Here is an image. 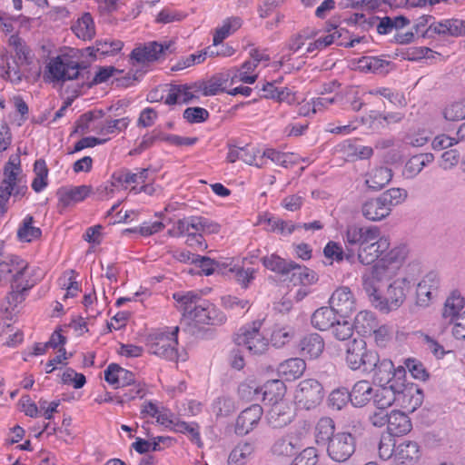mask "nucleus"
Returning <instances> with one entry per match:
<instances>
[{"mask_svg": "<svg viewBox=\"0 0 465 465\" xmlns=\"http://www.w3.org/2000/svg\"><path fill=\"white\" fill-rule=\"evenodd\" d=\"M260 328V322H253L251 326L241 328L234 339L236 345L253 355L265 352L269 342Z\"/></svg>", "mask_w": 465, "mask_h": 465, "instance_id": "9", "label": "nucleus"}, {"mask_svg": "<svg viewBox=\"0 0 465 465\" xmlns=\"http://www.w3.org/2000/svg\"><path fill=\"white\" fill-rule=\"evenodd\" d=\"M227 276L234 278V280L243 288H247L249 283L253 280L256 271L253 268H243L240 265H233L228 268L226 266Z\"/></svg>", "mask_w": 465, "mask_h": 465, "instance_id": "50", "label": "nucleus"}, {"mask_svg": "<svg viewBox=\"0 0 465 465\" xmlns=\"http://www.w3.org/2000/svg\"><path fill=\"white\" fill-rule=\"evenodd\" d=\"M179 327H166L150 335L148 347L151 353L169 361L178 359L177 334Z\"/></svg>", "mask_w": 465, "mask_h": 465, "instance_id": "5", "label": "nucleus"}, {"mask_svg": "<svg viewBox=\"0 0 465 465\" xmlns=\"http://www.w3.org/2000/svg\"><path fill=\"white\" fill-rule=\"evenodd\" d=\"M361 213L366 219L373 222L381 221L391 213L381 196L366 201L362 204Z\"/></svg>", "mask_w": 465, "mask_h": 465, "instance_id": "29", "label": "nucleus"}, {"mask_svg": "<svg viewBox=\"0 0 465 465\" xmlns=\"http://www.w3.org/2000/svg\"><path fill=\"white\" fill-rule=\"evenodd\" d=\"M332 336L338 341H346L353 335L354 327L347 320H336L335 323L330 329Z\"/></svg>", "mask_w": 465, "mask_h": 465, "instance_id": "58", "label": "nucleus"}, {"mask_svg": "<svg viewBox=\"0 0 465 465\" xmlns=\"http://www.w3.org/2000/svg\"><path fill=\"white\" fill-rule=\"evenodd\" d=\"M182 312V323L189 327L192 332L202 325H220L225 322V315L219 312L210 302L202 300L198 294L187 292L173 294Z\"/></svg>", "mask_w": 465, "mask_h": 465, "instance_id": "3", "label": "nucleus"}, {"mask_svg": "<svg viewBox=\"0 0 465 465\" xmlns=\"http://www.w3.org/2000/svg\"><path fill=\"white\" fill-rule=\"evenodd\" d=\"M334 433V423L330 418L321 419L315 428V439L318 444L325 445L330 442Z\"/></svg>", "mask_w": 465, "mask_h": 465, "instance_id": "49", "label": "nucleus"}, {"mask_svg": "<svg viewBox=\"0 0 465 465\" xmlns=\"http://www.w3.org/2000/svg\"><path fill=\"white\" fill-rule=\"evenodd\" d=\"M300 447L297 439L292 436H286L277 440L272 445V450L273 454L277 456L290 457L292 456Z\"/></svg>", "mask_w": 465, "mask_h": 465, "instance_id": "45", "label": "nucleus"}, {"mask_svg": "<svg viewBox=\"0 0 465 465\" xmlns=\"http://www.w3.org/2000/svg\"><path fill=\"white\" fill-rule=\"evenodd\" d=\"M230 79L226 74H219L212 77L209 81L201 84L199 89L205 96L216 95L220 92L224 91V84Z\"/></svg>", "mask_w": 465, "mask_h": 465, "instance_id": "53", "label": "nucleus"}, {"mask_svg": "<svg viewBox=\"0 0 465 465\" xmlns=\"http://www.w3.org/2000/svg\"><path fill=\"white\" fill-rule=\"evenodd\" d=\"M331 307L343 317L349 316L356 310V300L346 286L335 290L330 299Z\"/></svg>", "mask_w": 465, "mask_h": 465, "instance_id": "17", "label": "nucleus"}, {"mask_svg": "<svg viewBox=\"0 0 465 465\" xmlns=\"http://www.w3.org/2000/svg\"><path fill=\"white\" fill-rule=\"evenodd\" d=\"M381 200L391 213L393 207L403 203L407 197L408 192L403 188L394 187L383 192L381 195Z\"/></svg>", "mask_w": 465, "mask_h": 465, "instance_id": "52", "label": "nucleus"}, {"mask_svg": "<svg viewBox=\"0 0 465 465\" xmlns=\"http://www.w3.org/2000/svg\"><path fill=\"white\" fill-rule=\"evenodd\" d=\"M336 312L330 307H321L312 315V324L315 329L322 331H328L335 323Z\"/></svg>", "mask_w": 465, "mask_h": 465, "instance_id": "37", "label": "nucleus"}, {"mask_svg": "<svg viewBox=\"0 0 465 465\" xmlns=\"http://www.w3.org/2000/svg\"><path fill=\"white\" fill-rule=\"evenodd\" d=\"M345 361L353 371L363 368L364 371H369L378 362V354L367 349L363 339H353L347 345Z\"/></svg>", "mask_w": 465, "mask_h": 465, "instance_id": "8", "label": "nucleus"}, {"mask_svg": "<svg viewBox=\"0 0 465 465\" xmlns=\"http://www.w3.org/2000/svg\"><path fill=\"white\" fill-rule=\"evenodd\" d=\"M419 458L418 444L414 441H403L395 449L393 462L395 465H413Z\"/></svg>", "mask_w": 465, "mask_h": 465, "instance_id": "24", "label": "nucleus"}, {"mask_svg": "<svg viewBox=\"0 0 465 465\" xmlns=\"http://www.w3.org/2000/svg\"><path fill=\"white\" fill-rule=\"evenodd\" d=\"M306 370V363L301 358H291L281 362L277 368L279 376L288 381L300 378Z\"/></svg>", "mask_w": 465, "mask_h": 465, "instance_id": "30", "label": "nucleus"}, {"mask_svg": "<svg viewBox=\"0 0 465 465\" xmlns=\"http://www.w3.org/2000/svg\"><path fill=\"white\" fill-rule=\"evenodd\" d=\"M407 253L405 246H396L361 276L362 288L370 302L382 312H390L401 307L411 289V281L408 277H401L388 285L384 296L380 292L382 283L397 275Z\"/></svg>", "mask_w": 465, "mask_h": 465, "instance_id": "1", "label": "nucleus"}, {"mask_svg": "<svg viewBox=\"0 0 465 465\" xmlns=\"http://www.w3.org/2000/svg\"><path fill=\"white\" fill-rule=\"evenodd\" d=\"M300 348L304 356L318 358L323 351L324 341L318 333H311L302 338Z\"/></svg>", "mask_w": 465, "mask_h": 465, "instance_id": "39", "label": "nucleus"}, {"mask_svg": "<svg viewBox=\"0 0 465 465\" xmlns=\"http://www.w3.org/2000/svg\"><path fill=\"white\" fill-rule=\"evenodd\" d=\"M465 300L458 292H453L446 299L442 310V317L449 319L451 322L460 316V312L464 308Z\"/></svg>", "mask_w": 465, "mask_h": 465, "instance_id": "41", "label": "nucleus"}, {"mask_svg": "<svg viewBox=\"0 0 465 465\" xmlns=\"http://www.w3.org/2000/svg\"><path fill=\"white\" fill-rule=\"evenodd\" d=\"M411 430V422L406 413L401 411H392L390 413L388 431L391 436H401Z\"/></svg>", "mask_w": 465, "mask_h": 465, "instance_id": "34", "label": "nucleus"}, {"mask_svg": "<svg viewBox=\"0 0 465 465\" xmlns=\"http://www.w3.org/2000/svg\"><path fill=\"white\" fill-rule=\"evenodd\" d=\"M113 178L117 183L121 185L130 183H144L150 180L148 169H138L136 173L124 169L114 173Z\"/></svg>", "mask_w": 465, "mask_h": 465, "instance_id": "42", "label": "nucleus"}, {"mask_svg": "<svg viewBox=\"0 0 465 465\" xmlns=\"http://www.w3.org/2000/svg\"><path fill=\"white\" fill-rule=\"evenodd\" d=\"M123 48V43L119 40L104 39L96 42L95 52L102 55L114 54Z\"/></svg>", "mask_w": 465, "mask_h": 465, "instance_id": "62", "label": "nucleus"}, {"mask_svg": "<svg viewBox=\"0 0 465 465\" xmlns=\"http://www.w3.org/2000/svg\"><path fill=\"white\" fill-rule=\"evenodd\" d=\"M429 33L427 35L437 34L438 35L459 37L465 35V21L458 18L443 19L438 21Z\"/></svg>", "mask_w": 465, "mask_h": 465, "instance_id": "22", "label": "nucleus"}, {"mask_svg": "<svg viewBox=\"0 0 465 465\" xmlns=\"http://www.w3.org/2000/svg\"><path fill=\"white\" fill-rule=\"evenodd\" d=\"M256 68L255 61H245L240 68H232L227 73L230 77L231 84H234L238 82L244 84H253L257 79V74H253Z\"/></svg>", "mask_w": 465, "mask_h": 465, "instance_id": "33", "label": "nucleus"}, {"mask_svg": "<svg viewBox=\"0 0 465 465\" xmlns=\"http://www.w3.org/2000/svg\"><path fill=\"white\" fill-rule=\"evenodd\" d=\"M262 156L270 159L272 163L289 168L298 163L299 156L293 153H282L273 148H267L263 151Z\"/></svg>", "mask_w": 465, "mask_h": 465, "instance_id": "44", "label": "nucleus"}, {"mask_svg": "<svg viewBox=\"0 0 465 465\" xmlns=\"http://www.w3.org/2000/svg\"><path fill=\"white\" fill-rule=\"evenodd\" d=\"M438 21L431 15H422L419 17L414 24V30L417 35H420L423 38H434L437 34H431V35H427V33L437 25Z\"/></svg>", "mask_w": 465, "mask_h": 465, "instance_id": "60", "label": "nucleus"}, {"mask_svg": "<svg viewBox=\"0 0 465 465\" xmlns=\"http://www.w3.org/2000/svg\"><path fill=\"white\" fill-rule=\"evenodd\" d=\"M434 156L432 153H420L411 157L403 168V175L408 179L416 177L422 169L432 163Z\"/></svg>", "mask_w": 465, "mask_h": 465, "instance_id": "36", "label": "nucleus"}, {"mask_svg": "<svg viewBox=\"0 0 465 465\" xmlns=\"http://www.w3.org/2000/svg\"><path fill=\"white\" fill-rule=\"evenodd\" d=\"M262 413V408L259 404H252L244 409L236 419L234 432L239 436L250 433L258 425Z\"/></svg>", "mask_w": 465, "mask_h": 465, "instance_id": "15", "label": "nucleus"}, {"mask_svg": "<svg viewBox=\"0 0 465 465\" xmlns=\"http://www.w3.org/2000/svg\"><path fill=\"white\" fill-rule=\"evenodd\" d=\"M41 236L40 228L34 225L31 216H26L20 224L17 231V237L21 242H30Z\"/></svg>", "mask_w": 465, "mask_h": 465, "instance_id": "48", "label": "nucleus"}, {"mask_svg": "<svg viewBox=\"0 0 465 465\" xmlns=\"http://www.w3.org/2000/svg\"><path fill=\"white\" fill-rule=\"evenodd\" d=\"M346 246L357 245V259L363 265L379 262L391 249L390 239L381 233L377 226H359L351 224L347 226L343 233Z\"/></svg>", "mask_w": 465, "mask_h": 465, "instance_id": "2", "label": "nucleus"}, {"mask_svg": "<svg viewBox=\"0 0 465 465\" xmlns=\"http://www.w3.org/2000/svg\"><path fill=\"white\" fill-rule=\"evenodd\" d=\"M9 45L15 51L20 64H29L32 63L34 56L33 52L20 37L11 35L9 38Z\"/></svg>", "mask_w": 465, "mask_h": 465, "instance_id": "46", "label": "nucleus"}, {"mask_svg": "<svg viewBox=\"0 0 465 465\" xmlns=\"http://www.w3.org/2000/svg\"><path fill=\"white\" fill-rule=\"evenodd\" d=\"M92 193V187L89 185L66 186L58 190L57 195L59 203L67 207L84 201Z\"/></svg>", "mask_w": 465, "mask_h": 465, "instance_id": "21", "label": "nucleus"}, {"mask_svg": "<svg viewBox=\"0 0 465 465\" xmlns=\"http://www.w3.org/2000/svg\"><path fill=\"white\" fill-rule=\"evenodd\" d=\"M324 397L322 384L314 379L300 381L294 393L295 403L302 409L312 410L322 401Z\"/></svg>", "mask_w": 465, "mask_h": 465, "instance_id": "10", "label": "nucleus"}, {"mask_svg": "<svg viewBox=\"0 0 465 465\" xmlns=\"http://www.w3.org/2000/svg\"><path fill=\"white\" fill-rule=\"evenodd\" d=\"M254 452L252 442L242 440L231 450L228 457V465H245Z\"/></svg>", "mask_w": 465, "mask_h": 465, "instance_id": "38", "label": "nucleus"}, {"mask_svg": "<svg viewBox=\"0 0 465 465\" xmlns=\"http://www.w3.org/2000/svg\"><path fill=\"white\" fill-rule=\"evenodd\" d=\"M233 53V50L231 48H226V51H214L213 47H208L205 51L200 52L198 54H192L185 58L181 59L176 63L175 65L173 66L172 70L179 71L190 67L194 64H198L203 63L206 56H213V55H223L229 56Z\"/></svg>", "mask_w": 465, "mask_h": 465, "instance_id": "28", "label": "nucleus"}, {"mask_svg": "<svg viewBox=\"0 0 465 465\" xmlns=\"http://www.w3.org/2000/svg\"><path fill=\"white\" fill-rule=\"evenodd\" d=\"M396 447L395 441L391 435L382 436L378 449L380 458L384 460L391 458L394 460Z\"/></svg>", "mask_w": 465, "mask_h": 465, "instance_id": "63", "label": "nucleus"}, {"mask_svg": "<svg viewBox=\"0 0 465 465\" xmlns=\"http://www.w3.org/2000/svg\"><path fill=\"white\" fill-rule=\"evenodd\" d=\"M262 264L269 270L282 274L285 277L292 262H287L276 254L263 257Z\"/></svg>", "mask_w": 465, "mask_h": 465, "instance_id": "57", "label": "nucleus"}, {"mask_svg": "<svg viewBox=\"0 0 465 465\" xmlns=\"http://www.w3.org/2000/svg\"><path fill=\"white\" fill-rule=\"evenodd\" d=\"M80 75V64L68 54L51 57L45 66V78L49 82L64 83Z\"/></svg>", "mask_w": 465, "mask_h": 465, "instance_id": "6", "label": "nucleus"}, {"mask_svg": "<svg viewBox=\"0 0 465 465\" xmlns=\"http://www.w3.org/2000/svg\"><path fill=\"white\" fill-rule=\"evenodd\" d=\"M284 280H289L294 285H309L316 282L317 277L313 271L292 262Z\"/></svg>", "mask_w": 465, "mask_h": 465, "instance_id": "31", "label": "nucleus"}, {"mask_svg": "<svg viewBox=\"0 0 465 465\" xmlns=\"http://www.w3.org/2000/svg\"><path fill=\"white\" fill-rule=\"evenodd\" d=\"M267 419L274 428H282L292 422L294 417L292 405L288 401H283L271 405Z\"/></svg>", "mask_w": 465, "mask_h": 465, "instance_id": "20", "label": "nucleus"}, {"mask_svg": "<svg viewBox=\"0 0 465 465\" xmlns=\"http://www.w3.org/2000/svg\"><path fill=\"white\" fill-rule=\"evenodd\" d=\"M295 334V329L291 324L276 323L272 330L271 341L274 347L281 348L289 343Z\"/></svg>", "mask_w": 465, "mask_h": 465, "instance_id": "40", "label": "nucleus"}, {"mask_svg": "<svg viewBox=\"0 0 465 465\" xmlns=\"http://www.w3.org/2000/svg\"><path fill=\"white\" fill-rule=\"evenodd\" d=\"M444 117L448 121H460L465 119V101L455 102L444 110Z\"/></svg>", "mask_w": 465, "mask_h": 465, "instance_id": "64", "label": "nucleus"}, {"mask_svg": "<svg viewBox=\"0 0 465 465\" xmlns=\"http://www.w3.org/2000/svg\"><path fill=\"white\" fill-rule=\"evenodd\" d=\"M350 401V393L345 389H337L331 392L328 398L329 406L335 411L341 410Z\"/></svg>", "mask_w": 465, "mask_h": 465, "instance_id": "61", "label": "nucleus"}, {"mask_svg": "<svg viewBox=\"0 0 465 465\" xmlns=\"http://www.w3.org/2000/svg\"><path fill=\"white\" fill-rule=\"evenodd\" d=\"M124 390L123 393L118 396L117 402L120 404L136 400L142 399L146 394V389L143 384L141 382H136L134 381V383Z\"/></svg>", "mask_w": 465, "mask_h": 465, "instance_id": "56", "label": "nucleus"}, {"mask_svg": "<svg viewBox=\"0 0 465 465\" xmlns=\"http://www.w3.org/2000/svg\"><path fill=\"white\" fill-rule=\"evenodd\" d=\"M201 217L190 216L178 220L168 231L173 237L187 236V244L192 247H203V238L200 235Z\"/></svg>", "mask_w": 465, "mask_h": 465, "instance_id": "12", "label": "nucleus"}, {"mask_svg": "<svg viewBox=\"0 0 465 465\" xmlns=\"http://www.w3.org/2000/svg\"><path fill=\"white\" fill-rule=\"evenodd\" d=\"M261 400L267 404H274L283 401L286 393V386L280 380H271L266 381L262 387Z\"/></svg>", "mask_w": 465, "mask_h": 465, "instance_id": "26", "label": "nucleus"}, {"mask_svg": "<svg viewBox=\"0 0 465 465\" xmlns=\"http://www.w3.org/2000/svg\"><path fill=\"white\" fill-rule=\"evenodd\" d=\"M34 172L35 177L32 183V188L39 193L43 191L47 185V175L48 169L46 167L45 162L44 160H37L34 165Z\"/></svg>", "mask_w": 465, "mask_h": 465, "instance_id": "54", "label": "nucleus"}, {"mask_svg": "<svg viewBox=\"0 0 465 465\" xmlns=\"http://www.w3.org/2000/svg\"><path fill=\"white\" fill-rule=\"evenodd\" d=\"M378 326L377 319L373 312L361 311L357 313L353 327L362 335H371L374 328Z\"/></svg>", "mask_w": 465, "mask_h": 465, "instance_id": "43", "label": "nucleus"}, {"mask_svg": "<svg viewBox=\"0 0 465 465\" xmlns=\"http://www.w3.org/2000/svg\"><path fill=\"white\" fill-rule=\"evenodd\" d=\"M349 393L350 401L355 407H363L373 399V389L368 381H357Z\"/></svg>", "mask_w": 465, "mask_h": 465, "instance_id": "35", "label": "nucleus"}, {"mask_svg": "<svg viewBox=\"0 0 465 465\" xmlns=\"http://www.w3.org/2000/svg\"><path fill=\"white\" fill-rule=\"evenodd\" d=\"M95 114L89 112L81 116V122H85L84 128L88 131L97 132L101 134H109L125 129L129 124L128 118L108 120L103 124L95 123ZM84 128V126L82 127Z\"/></svg>", "mask_w": 465, "mask_h": 465, "instance_id": "16", "label": "nucleus"}, {"mask_svg": "<svg viewBox=\"0 0 465 465\" xmlns=\"http://www.w3.org/2000/svg\"><path fill=\"white\" fill-rule=\"evenodd\" d=\"M20 174V157L18 155H11L4 168V180L0 186V209L12 193L23 195L27 190L25 184H21L22 178Z\"/></svg>", "mask_w": 465, "mask_h": 465, "instance_id": "7", "label": "nucleus"}, {"mask_svg": "<svg viewBox=\"0 0 465 465\" xmlns=\"http://www.w3.org/2000/svg\"><path fill=\"white\" fill-rule=\"evenodd\" d=\"M104 380L115 388H125L134 383V374L117 364H110L104 371Z\"/></svg>", "mask_w": 465, "mask_h": 465, "instance_id": "23", "label": "nucleus"}, {"mask_svg": "<svg viewBox=\"0 0 465 465\" xmlns=\"http://www.w3.org/2000/svg\"><path fill=\"white\" fill-rule=\"evenodd\" d=\"M167 90L165 104L172 105L176 104H188L194 98H197L195 92L197 91L194 86L185 84L169 85Z\"/></svg>", "mask_w": 465, "mask_h": 465, "instance_id": "25", "label": "nucleus"}, {"mask_svg": "<svg viewBox=\"0 0 465 465\" xmlns=\"http://www.w3.org/2000/svg\"><path fill=\"white\" fill-rule=\"evenodd\" d=\"M174 432L189 434L193 442L198 447L203 446V442L200 437L199 427L196 423H188L182 420H177L173 428Z\"/></svg>", "mask_w": 465, "mask_h": 465, "instance_id": "59", "label": "nucleus"}, {"mask_svg": "<svg viewBox=\"0 0 465 465\" xmlns=\"http://www.w3.org/2000/svg\"><path fill=\"white\" fill-rule=\"evenodd\" d=\"M392 178V171L386 166H378L371 169L365 174V184L373 191L381 190Z\"/></svg>", "mask_w": 465, "mask_h": 465, "instance_id": "27", "label": "nucleus"}, {"mask_svg": "<svg viewBox=\"0 0 465 465\" xmlns=\"http://www.w3.org/2000/svg\"><path fill=\"white\" fill-rule=\"evenodd\" d=\"M355 451V439L349 432H338L332 435L327 445L329 457L337 461L347 460Z\"/></svg>", "mask_w": 465, "mask_h": 465, "instance_id": "14", "label": "nucleus"}, {"mask_svg": "<svg viewBox=\"0 0 465 465\" xmlns=\"http://www.w3.org/2000/svg\"><path fill=\"white\" fill-rule=\"evenodd\" d=\"M372 371H374V381L379 385L392 384V381H394V380H396L400 371L402 374V379L405 378L406 375L404 368L398 367L395 369L392 361L388 359L380 360L378 358V362L375 364ZM370 371H371V370Z\"/></svg>", "mask_w": 465, "mask_h": 465, "instance_id": "18", "label": "nucleus"}, {"mask_svg": "<svg viewBox=\"0 0 465 465\" xmlns=\"http://www.w3.org/2000/svg\"><path fill=\"white\" fill-rule=\"evenodd\" d=\"M35 270L28 262L15 254L0 256V283L10 282L12 288L28 290L34 286L37 278Z\"/></svg>", "mask_w": 465, "mask_h": 465, "instance_id": "4", "label": "nucleus"}, {"mask_svg": "<svg viewBox=\"0 0 465 465\" xmlns=\"http://www.w3.org/2000/svg\"><path fill=\"white\" fill-rule=\"evenodd\" d=\"M341 100L342 96L340 94L331 95L322 93L319 97L312 99V114L322 113L328 110L332 104H338Z\"/></svg>", "mask_w": 465, "mask_h": 465, "instance_id": "55", "label": "nucleus"}, {"mask_svg": "<svg viewBox=\"0 0 465 465\" xmlns=\"http://www.w3.org/2000/svg\"><path fill=\"white\" fill-rule=\"evenodd\" d=\"M193 261H195L194 263L199 266L202 272L205 275H211L213 273L227 274L226 265L224 263H221L209 257L198 255L193 258Z\"/></svg>", "mask_w": 465, "mask_h": 465, "instance_id": "51", "label": "nucleus"}, {"mask_svg": "<svg viewBox=\"0 0 465 465\" xmlns=\"http://www.w3.org/2000/svg\"><path fill=\"white\" fill-rule=\"evenodd\" d=\"M439 286V278L435 272H429L417 284L416 303L420 307L430 305L432 298L436 294Z\"/></svg>", "mask_w": 465, "mask_h": 465, "instance_id": "19", "label": "nucleus"}, {"mask_svg": "<svg viewBox=\"0 0 465 465\" xmlns=\"http://www.w3.org/2000/svg\"><path fill=\"white\" fill-rule=\"evenodd\" d=\"M171 42L158 43L149 42L133 50L131 60L136 72L143 68L147 64L154 62L171 52Z\"/></svg>", "mask_w": 465, "mask_h": 465, "instance_id": "11", "label": "nucleus"}, {"mask_svg": "<svg viewBox=\"0 0 465 465\" xmlns=\"http://www.w3.org/2000/svg\"><path fill=\"white\" fill-rule=\"evenodd\" d=\"M242 26V20L239 17H231L223 21L213 35V45L221 44L231 34L234 33Z\"/></svg>", "mask_w": 465, "mask_h": 465, "instance_id": "47", "label": "nucleus"}, {"mask_svg": "<svg viewBox=\"0 0 465 465\" xmlns=\"http://www.w3.org/2000/svg\"><path fill=\"white\" fill-rule=\"evenodd\" d=\"M396 380L392 381V384L379 385V388L373 392V403L377 409H388L396 404L397 393Z\"/></svg>", "mask_w": 465, "mask_h": 465, "instance_id": "32", "label": "nucleus"}, {"mask_svg": "<svg viewBox=\"0 0 465 465\" xmlns=\"http://www.w3.org/2000/svg\"><path fill=\"white\" fill-rule=\"evenodd\" d=\"M394 390L397 393V406L413 411L421 404L422 394L420 390L414 384L406 383V380L405 378L402 379L401 371L396 378V388Z\"/></svg>", "mask_w": 465, "mask_h": 465, "instance_id": "13", "label": "nucleus"}]
</instances>
